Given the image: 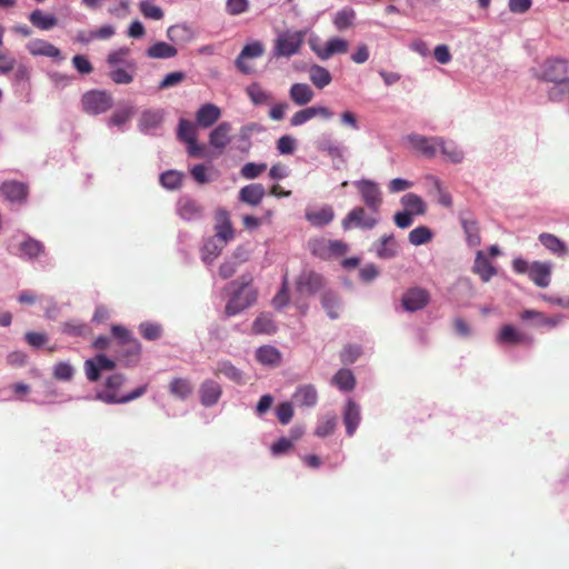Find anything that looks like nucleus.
I'll return each mask as SVG.
<instances>
[{
  "mask_svg": "<svg viewBox=\"0 0 569 569\" xmlns=\"http://www.w3.org/2000/svg\"><path fill=\"white\" fill-rule=\"evenodd\" d=\"M512 268L515 272L523 274L527 273L533 284L540 288H547L551 281V263L533 261L528 262L527 260L518 257L512 261Z\"/></svg>",
  "mask_w": 569,
  "mask_h": 569,
  "instance_id": "1",
  "label": "nucleus"
},
{
  "mask_svg": "<svg viewBox=\"0 0 569 569\" xmlns=\"http://www.w3.org/2000/svg\"><path fill=\"white\" fill-rule=\"evenodd\" d=\"M126 381V377L122 373H114L111 375L107 382H104V386H107V390L100 392L98 395V399L104 403H128L138 397H141L144 395L147 390V386H142L139 388H136L133 391H131L127 396L119 397L116 393V390L120 389Z\"/></svg>",
  "mask_w": 569,
  "mask_h": 569,
  "instance_id": "2",
  "label": "nucleus"
},
{
  "mask_svg": "<svg viewBox=\"0 0 569 569\" xmlns=\"http://www.w3.org/2000/svg\"><path fill=\"white\" fill-rule=\"evenodd\" d=\"M250 282L251 278L240 284H238L237 281L230 282L229 288L233 289V296L228 300L226 315L234 316L252 306L256 301L257 293L250 286Z\"/></svg>",
  "mask_w": 569,
  "mask_h": 569,
  "instance_id": "3",
  "label": "nucleus"
},
{
  "mask_svg": "<svg viewBox=\"0 0 569 569\" xmlns=\"http://www.w3.org/2000/svg\"><path fill=\"white\" fill-rule=\"evenodd\" d=\"M309 249L313 257L329 260L331 258L343 257L347 253L348 246L343 240L313 238L309 240Z\"/></svg>",
  "mask_w": 569,
  "mask_h": 569,
  "instance_id": "4",
  "label": "nucleus"
},
{
  "mask_svg": "<svg viewBox=\"0 0 569 569\" xmlns=\"http://www.w3.org/2000/svg\"><path fill=\"white\" fill-rule=\"evenodd\" d=\"M82 110L90 116H99L112 107V96L106 90L92 89L82 94Z\"/></svg>",
  "mask_w": 569,
  "mask_h": 569,
  "instance_id": "5",
  "label": "nucleus"
},
{
  "mask_svg": "<svg viewBox=\"0 0 569 569\" xmlns=\"http://www.w3.org/2000/svg\"><path fill=\"white\" fill-rule=\"evenodd\" d=\"M305 32H286L279 36L273 43V57L276 58H290L295 56L303 44Z\"/></svg>",
  "mask_w": 569,
  "mask_h": 569,
  "instance_id": "6",
  "label": "nucleus"
},
{
  "mask_svg": "<svg viewBox=\"0 0 569 569\" xmlns=\"http://www.w3.org/2000/svg\"><path fill=\"white\" fill-rule=\"evenodd\" d=\"M429 303L430 292L419 286L408 288L403 292L402 299H400V306H402L407 312L411 313L425 309Z\"/></svg>",
  "mask_w": 569,
  "mask_h": 569,
  "instance_id": "7",
  "label": "nucleus"
},
{
  "mask_svg": "<svg viewBox=\"0 0 569 569\" xmlns=\"http://www.w3.org/2000/svg\"><path fill=\"white\" fill-rule=\"evenodd\" d=\"M325 286V279L312 269H305L296 278V290L301 296H313Z\"/></svg>",
  "mask_w": 569,
  "mask_h": 569,
  "instance_id": "8",
  "label": "nucleus"
},
{
  "mask_svg": "<svg viewBox=\"0 0 569 569\" xmlns=\"http://www.w3.org/2000/svg\"><path fill=\"white\" fill-rule=\"evenodd\" d=\"M263 52L264 48L261 42L254 41L252 43H247L236 58V67L239 72L244 74L253 73L254 68L253 64L250 63V60L261 58Z\"/></svg>",
  "mask_w": 569,
  "mask_h": 569,
  "instance_id": "9",
  "label": "nucleus"
},
{
  "mask_svg": "<svg viewBox=\"0 0 569 569\" xmlns=\"http://www.w3.org/2000/svg\"><path fill=\"white\" fill-rule=\"evenodd\" d=\"M568 61L562 58H549L541 64L539 79L549 82H559L567 80Z\"/></svg>",
  "mask_w": 569,
  "mask_h": 569,
  "instance_id": "10",
  "label": "nucleus"
},
{
  "mask_svg": "<svg viewBox=\"0 0 569 569\" xmlns=\"http://www.w3.org/2000/svg\"><path fill=\"white\" fill-rule=\"evenodd\" d=\"M355 186L360 192L365 206L373 212H379L382 198L378 184L370 180H361L355 182Z\"/></svg>",
  "mask_w": 569,
  "mask_h": 569,
  "instance_id": "11",
  "label": "nucleus"
},
{
  "mask_svg": "<svg viewBox=\"0 0 569 569\" xmlns=\"http://www.w3.org/2000/svg\"><path fill=\"white\" fill-rule=\"evenodd\" d=\"M378 224V218H373L366 214V211L362 207L358 206L352 209V211L348 212L346 218L342 220V228L345 230L351 228H361V229H373L375 226Z\"/></svg>",
  "mask_w": 569,
  "mask_h": 569,
  "instance_id": "12",
  "label": "nucleus"
},
{
  "mask_svg": "<svg viewBox=\"0 0 569 569\" xmlns=\"http://www.w3.org/2000/svg\"><path fill=\"white\" fill-rule=\"evenodd\" d=\"M497 342L500 345H527L533 343V338L518 330L511 325H505L500 328L497 336Z\"/></svg>",
  "mask_w": 569,
  "mask_h": 569,
  "instance_id": "13",
  "label": "nucleus"
},
{
  "mask_svg": "<svg viewBox=\"0 0 569 569\" xmlns=\"http://www.w3.org/2000/svg\"><path fill=\"white\" fill-rule=\"evenodd\" d=\"M310 44L316 56L321 60H327L335 54H343L348 50V42L339 37L330 38L322 47L312 42Z\"/></svg>",
  "mask_w": 569,
  "mask_h": 569,
  "instance_id": "14",
  "label": "nucleus"
},
{
  "mask_svg": "<svg viewBox=\"0 0 569 569\" xmlns=\"http://www.w3.org/2000/svg\"><path fill=\"white\" fill-rule=\"evenodd\" d=\"M202 206L198 201L189 196L180 197L177 202V213L179 218L187 221L201 219Z\"/></svg>",
  "mask_w": 569,
  "mask_h": 569,
  "instance_id": "15",
  "label": "nucleus"
},
{
  "mask_svg": "<svg viewBox=\"0 0 569 569\" xmlns=\"http://www.w3.org/2000/svg\"><path fill=\"white\" fill-rule=\"evenodd\" d=\"M0 191L10 202L24 203L28 197V186L16 180L1 183Z\"/></svg>",
  "mask_w": 569,
  "mask_h": 569,
  "instance_id": "16",
  "label": "nucleus"
},
{
  "mask_svg": "<svg viewBox=\"0 0 569 569\" xmlns=\"http://www.w3.org/2000/svg\"><path fill=\"white\" fill-rule=\"evenodd\" d=\"M28 52L33 57H48L51 59H61V52L58 47L49 41L36 39L26 46Z\"/></svg>",
  "mask_w": 569,
  "mask_h": 569,
  "instance_id": "17",
  "label": "nucleus"
},
{
  "mask_svg": "<svg viewBox=\"0 0 569 569\" xmlns=\"http://www.w3.org/2000/svg\"><path fill=\"white\" fill-rule=\"evenodd\" d=\"M438 140H440L439 137L427 138L419 134L408 137L409 143L428 158H433L438 153Z\"/></svg>",
  "mask_w": 569,
  "mask_h": 569,
  "instance_id": "18",
  "label": "nucleus"
},
{
  "mask_svg": "<svg viewBox=\"0 0 569 569\" xmlns=\"http://www.w3.org/2000/svg\"><path fill=\"white\" fill-rule=\"evenodd\" d=\"M313 117H323L325 119H329L332 117V112L329 108L325 107H310L306 109L298 110L292 118H290V124L293 127L301 126Z\"/></svg>",
  "mask_w": 569,
  "mask_h": 569,
  "instance_id": "19",
  "label": "nucleus"
},
{
  "mask_svg": "<svg viewBox=\"0 0 569 569\" xmlns=\"http://www.w3.org/2000/svg\"><path fill=\"white\" fill-rule=\"evenodd\" d=\"M221 116V111L218 106L208 102L201 106L196 112V122L203 129L210 128L217 123Z\"/></svg>",
  "mask_w": 569,
  "mask_h": 569,
  "instance_id": "20",
  "label": "nucleus"
},
{
  "mask_svg": "<svg viewBox=\"0 0 569 569\" xmlns=\"http://www.w3.org/2000/svg\"><path fill=\"white\" fill-rule=\"evenodd\" d=\"M539 241L542 247L553 256L559 258H566L569 256V248L567 247L566 242L555 233H541L539 234Z\"/></svg>",
  "mask_w": 569,
  "mask_h": 569,
  "instance_id": "21",
  "label": "nucleus"
},
{
  "mask_svg": "<svg viewBox=\"0 0 569 569\" xmlns=\"http://www.w3.org/2000/svg\"><path fill=\"white\" fill-rule=\"evenodd\" d=\"M216 219L217 237L220 241H222V243L229 242L234 238V229L231 227L228 211L224 209H219L216 213Z\"/></svg>",
  "mask_w": 569,
  "mask_h": 569,
  "instance_id": "22",
  "label": "nucleus"
},
{
  "mask_svg": "<svg viewBox=\"0 0 569 569\" xmlns=\"http://www.w3.org/2000/svg\"><path fill=\"white\" fill-rule=\"evenodd\" d=\"M264 197V188L261 183H251L239 190L238 199L249 206H258Z\"/></svg>",
  "mask_w": 569,
  "mask_h": 569,
  "instance_id": "23",
  "label": "nucleus"
},
{
  "mask_svg": "<svg viewBox=\"0 0 569 569\" xmlns=\"http://www.w3.org/2000/svg\"><path fill=\"white\" fill-rule=\"evenodd\" d=\"M231 124L230 122H221L210 132L209 142L212 148L222 150L231 140L230 137Z\"/></svg>",
  "mask_w": 569,
  "mask_h": 569,
  "instance_id": "24",
  "label": "nucleus"
},
{
  "mask_svg": "<svg viewBox=\"0 0 569 569\" xmlns=\"http://www.w3.org/2000/svg\"><path fill=\"white\" fill-rule=\"evenodd\" d=\"M461 224L466 234V241L470 247H478L481 243L479 223L471 217V214H462Z\"/></svg>",
  "mask_w": 569,
  "mask_h": 569,
  "instance_id": "25",
  "label": "nucleus"
},
{
  "mask_svg": "<svg viewBox=\"0 0 569 569\" xmlns=\"http://www.w3.org/2000/svg\"><path fill=\"white\" fill-rule=\"evenodd\" d=\"M221 396V387L217 381L204 380L200 387V400L204 407L218 403Z\"/></svg>",
  "mask_w": 569,
  "mask_h": 569,
  "instance_id": "26",
  "label": "nucleus"
},
{
  "mask_svg": "<svg viewBox=\"0 0 569 569\" xmlns=\"http://www.w3.org/2000/svg\"><path fill=\"white\" fill-rule=\"evenodd\" d=\"M335 217L336 213L329 204L323 206L318 210L306 211L307 221L315 228H322L328 226Z\"/></svg>",
  "mask_w": 569,
  "mask_h": 569,
  "instance_id": "27",
  "label": "nucleus"
},
{
  "mask_svg": "<svg viewBox=\"0 0 569 569\" xmlns=\"http://www.w3.org/2000/svg\"><path fill=\"white\" fill-rule=\"evenodd\" d=\"M120 347H122V350L119 351L118 360L123 366H134L141 355V343L138 340H129Z\"/></svg>",
  "mask_w": 569,
  "mask_h": 569,
  "instance_id": "28",
  "label": "nucleus"
},
{
  "mask_svg": "<svg viewBox=\"0 0 569 569\" xmlns=\"http://www.w3.org/2000/svg\"><path fill=\"white\" fill-rule=\"evenodd\" d=\"M472 270L483 282H488L497 273V269L493 268L481 250L476 252Z\"/></svg>",
  "mask_w": 569,
  "mask_h": 569,
  "instance_id": "29",
  "label": "nucleus"
},
{
  "mask_svg": "<svg viewBox=\"0 0 569 569\" xmlns=\"http://www.w3.org/2000/svg\"><path fill=\"white\" fill-rule=\"evenodd\" d=\"M343 421L347 435L352 437L359 422L361 421V412L359 411V407L352 400H348L346 405Z\"/></svg>",
  "mask_w": 569,
  "mask_h": 569,
  "instance_id": "30",
  "label": "nucleus"
},
{
  "mask_svg": "<svg viewBox=\"0 0 569 569\" xmlns=\"http://www.w3.org/2000/svg\"><path fill=\"white\" fill-rule=\"evenodd\" d=\"M293 401L300 407H313L317 403V390L312 385H302L297 387Z\"/></svg>",
  "mask_w": 569,
  "mask_h": 569,
  "instance_id": "31",
  "label": "nucleus"
},
{
  "mask_svg": "<svg viewBox=\"0 0 569 569\" xmlns=\"http://www.w3.org/2000/svg\"><path fill=\"white\" fill-rule=\"evenodd\" d=\"M256 360L262 366L277 367L280 365L281 353L277 348L264 345L256 351Z\"/></svg>",
  "mask_w": 569,
  "mask_h": 569,
  "instance_id": "32",
  "label": "nucleus"
},
{
  "mask_svg": "<svg viewBox=\"0 0 569 569\" xmlns=\"http://www.w3.org/2000/svg\"><path fill=\"white\" fill-rule=\"evenodd\" d=\"M289 98L297 106H306L313 99V91L306 83H295L289 89Z\"/></svg>",
  "mask_w": 569,
  "mask_h": 569,
  "instance_id": "33",
  "label": "nucleus"
},
{
  "mask_svg": "<svg viewBox=\"0 0 569 569\" xmlns=\"http://www.w3.org/2000/svg\"><path fill=\"white\" fill-rule=\"evenodd\" d=\"M438 151L446 156L448 161L453 163H461L465 159V153L459 149L458 144L452 141H447L442 138L438 140Z\"/></svg>",
  "mask_w": 569,
  "mask_h": 569,
  "instance_id": "34",
  "label": "nucleus"
},
{
  "mask_svg": "<svg viewBox=\"0 0 569 569\" xmlns=\"http://www.w3.org/2000/svg\"><path fill=\"white\" fill-rule=\"evenodd\" d=\"M178 50L168 42H154L146 50V54L150 59H171L174 58Z\"/></svg>",
  "mask_w": 569,
  "mask_h": 569,
  "instance_id": "35",
  "label": "nucleus"
},
{
  "mask_svg": "<svg viewBox=\"0 0 569 569\" xmlns=\"http://www.w3.org/2000/svg\"><path fill=\"white\" fill-rule=\"evenodd\" d=\"M136 63H126V67L111 68L109 78L116 84H129L133 81Z\"/></svg>",
  "mask_w": 569,
  "mask_h": 569,
  "instance_id": "36",
  "label": "nucleus"
},
{
  "mask_svg": "<svg viewBox=\"0 0 569 569\" xmlns=\"http://www.w3.org/2000/svg\"><path fill=\"white\" fill-rule=\"evenodd\" d=\"M400 203L405 207V212H411L416 216H422L426 212V203L421 197L415 193H407L402 196Z\"/></svg>",
  "mask_w": 569,
  "mask_h": 569,
  "instance_id": "37",
  "label": "nucleus"
},
{
  "mask_svg": "<svg viewBox=\"0 0 569 569\" xmlns=\"http://www.w3.org/2000/svg\"><path fill=\"white\" fill-rule=\"evenodd\" d=\"M246 94L249 96L254 106L267 104L272 100L271 93L263 90V88L257 82H253L246 88Z\"/></svg>",
  "mask_w": 569,
  "mask_h": 569,
  "instance_id": "38",
  "label": "nucleus"
},
{
  "mask_svg": "<svg viewBox=\"0 0 569 569\" xmlns=\"http://www.w3.org/2000/svg\"><path fill=\"white\" fill-rule=\"evenodd\" d=\"M30 21L32 24L40 28L41 30H49L56 28L58 24V19L56 16L51 13H44L40 9L34 10L30 14Z\"/></svg>",
  "mask_w": 569,
  "mask_h": 569,
  "instance_id": "39",
  "label": "nucleus"
},
{
  "mask_svg": "<svg viewBox=\"0 0 569 569\" xmlns=\"http://www.w3.org/2000/svg\"><path fill=\"white\" fill-rule=\"evenodd\" d=\"M321 305L330 319L335 320L339 317L340 301L332 291H325L321 296Z\"/></svg>",
  "mask_w": 569,
  "mask_h": 569,
  "instance_id": "40",
  "label": "nucleus"
},
{
  "mask_svg": "<svg viewBox=\"0 0 569 569\" xmlns=\"http://www.w3.org/2000/svg\"><path fill=\"white\" fill-rule=\"evenodd\" d=\"M377 254L381 259H390L397 254V242L395 237L389 234L381 237L377 246Z\"/></svg>",
  "mask_w": 569,
  "mask_h": 569,
  "instance_id": "41",
  "label": "nucleus"
},
{
  "mask_svg": "<svg viewBox=\"0 0 569 569\" xmlns=\"http://www.w3.org/2000/svg\"><path fill=\"white\" fill-rule=\"evenodd\" d=\"M310 80L313 86L322 89L330 84L331 74L327 68H323L320 64H312L310 68Z\"/></svg>",
  "mask_w": 569,
  "mask_h": 569,
  "instance_id": "42",
  "label": "nucleus"
},
{
  "mask_svg": "<svg viewBox=\"0 0 569 569\" xmlns=\"http://www.w3.org/2000/svg\"><path fill=\"white\" fill-rule=\"evenodd\" d=\"M332 385L343 391H350L355 388L356 379L351 371L340 369L331 380Z\"/></svg>",
  "mask_w": 569,
  "mask_h": 569,
  "instance_id": "43",
  "label": "nucleus"
},
{
  "mask_svg": "<svg viewBox=\"0 0 569 569\" xmlns=\"http://www.w3.org/2000/svg\"><path fill=\"white\" fill-rule=\"evenodd\" d=\"M356 20V12L351 8H346L343 10H340L336 13L335 20H332V23H335V27L338 31H345L346 29L352 28Z\"/></svg>",
  "mask_w": 569,
  "mask_h": 569,
  "instance_id": "44",
  "label": "nucleus"
},
{
  "mask_svg": "<svg viewBox=\"0 0 569 569\" xmlns=\"http://www.w3.org/2000/svg\"><path fill=\"white\" fill-rule=\"evenodd\" d=\"M213 373L216 375H223L231 381H234L236 383H243V373H241L234 365H232L229 361H220L217 365L216 370H213Z\"/></svg>",
  "mask_w": 569,
  "mask_h": 569,
  "instance_id": "45",
  "label": "nucleus"
},
{
  "mask_svg": "<svg viewBox=\"0 0 569 569\" xmlns=\"http://www.w3.org/2000/svg\"><path fill=\"white\" fill-rule=\"evenodd\" d=\"M433 233L430 228L428 227H416L413 230H411L408 233V241L411 242V244L419 247L425 243H428L432 240Z\"/></svg>",
  "mask_w": 569,
  "mask_h": 569,
  "instance_id": "46",
  "label": "nucleus"
},
{
  "mask_svg": "<svg viewBox=\"0 0 569 569\" xmlns=\"http://www.w3.org/2000/svg\"><path fill=\"white\" fill-rule=\"evenodd\" d=\"M252 330L256 335H271L277 330L270 316L261 313L252 323Z\"/></svg>",
  "mask_w": 569,
  "mask_h": 569,
  "instance_id": "47",
  "label": "nucleus"
},
{
  "mask_svg": "<svg viewBox=\"0 0 569 569\" xmlns=\"http://www.w3.org/2000/svg\"><path fill=\"white\" fill-rule=\"evenodd\" d=\"M19 249L24 257L36 258L43 253L44 247L40 240L28 238L20 243Z\"/></svg>",
  "mask_w": 569,
  "mask_h": 569,
  "instance_id": "48",
  "label": "nucleus"
},
{
  "mask_svg": "<svg viewBox=\"0 0 569 569\" xmlns=\"http://www.w3.org/2000/svg\"><path fill=\"white\" fill-rule=\"evenodd\" d=\"M129 49L120 48L109 52L107 63L110 68L126 67V63H134L128 60Z\"/></svg>",
  "mask_w": 569,
  "mask_h": 569,
  "instance_id": "49",
  "label": "nucleus"
},
{
  "mask_svg": "<svg viewBox=\"0 0 569 569\" xmlns=\"http://www.w3.org/2000/svg\"><path fill=\"white\" fill-rule=\"evenodd\" d=\"M138 7L146 19L159 21L163 18L162 9L154 4L153 0H141Z\"/></svg>",
  "mask_w": 569,
  "mask_h": 569,
  "instance_id": "50",
  "label": "nucleus"
},
{
  "mask_svg": "<svg viewBox=\"0 0 569 569\" xmlns=\"http://www.w3.org/2000/svg\"><path fill=\"white\" fill-rule=\"evenodd\" d=\"M566 96H569V79L555 82V87L548 91V99L550 102H560Z\"/></svg>",
  "mask_w": 569,
  "mask_h": 569,
  "instance_id": "51",
  "label": "nucleus"
},
{
  "mask_svg": "<svg viewBox=\"0 0 569 569\" xmlns=\"http://www.w3.org/2000/svg\"><path fill=\"white\" fill-rule=\"evenodd\" d=\"M169 390L170 393L183 399L192 392V386L187 379L176 378L170 381Z\"/></svg>",
  "mask_w": 569,
  "mask_h": 569,
  "instance_id": "52",
  "label": "nucleus"
},
{
  "mask_svg": "<svg viewBox=\"0 0 569 569\" xmlns=\"http://www.w3.org/2000/svg\"><path fill=\"white\" fill-rule=\"evenodd\" d=\"M178 138L184 142H192L196 139L194 123L180 119L178 123Z\"/></svg>",
  "mask_w": 569,
  "mask_h": 569,
  "instance_id": "53",
  "label": "nucleus"
},
{
  "mask_svg": "<svg viewBox=\"0 0 569 569\" xmlns=\"http://www.w3.org/2000/svg\"><path fill=\"white\" fill-rule=\"evenodd\" d=\"M161 121L162 116L160 111L146 110L141 116L140 126L143 130L152 129L159 126Z\"/></svg>",
  "mask_w": 569,
  "mask_h": 569,
  "instance_id": "54",
  "label": "nucleus"
},
{
  "mask_svg": "<svg viewBox=\"0 0 569 569\" xmlns=\"http://www.w3.org/2000/svg\"><path fill=\"white\" fill-rule=\"evenodd\" d=\"M320 150L322 152L328 153V156L331 158L332 161H340L342 163L346 162L345 148L339 144L331 143V142H325L320 146Z\"/></svg>",
  "mask_w": 569,
  "mask_h": 569,
  "instance_id": "55",
  "label": "nucleus"
},
{
  "mask_svg": "<svg viewBox=\"0 0 569 569\" xmlns=\"http://www.w3.org/2000/svg\"><path fill=\"white\" fill-rule=\"evenodd\" d=\"M73 367L64 361H61L53 367V378L59 381H70L73 378Z\"/></svg>",
  "mask_w": 569,
  "mask_h": 569,
  "instance_id": "56",
  "label": "nucleus"
},
{
  "mask_svg": "<svg viewBox=\"0 0 569 569\" xmlns=\"http://www.w3.org/2000/svg\"><path fill=\"white\" fill-rule=\"evenodd\" d=\"M160 183L168 190H176L180 187L181 177L177 171L169 170L160 174Z\"/></svg>",
  "mask_w": 569,
  "mask_h": 569,
  "instance_id": "57",
  "label": "nucleus"
},
{
  "mask_svg": "<svg viewBox=\"0 0 569 569\" xmlns=\"http://www.w3.org/2000/svg\"><path fill=\"white\" fill-rule=\"evenodd\" d=\"M161 326L152 322H142L140 325V333L146 340H157L161 337Z\"/></svg>",
  "mask_w": 569,
  "mask_h": 569,
  "instance_id": "58",
  "label": "nucleus"
},
{
  "mask_svg": "<svg viewBox=\"0 0 569 569\" xmlns=\"http://www.w3.org/2000/svg\"><path fill=\"white\" fill-rule=\"evenodd\" d=\"M266 170V163H254L247 162L242 169H240V174H242L246 179H254L261 176V173Z\"/></svg>",
  "mask_w": 569,
  "mask_h": 569,
  "instance_id": "59",
  "label": "nucleus"
},
{
  "mask_svg": "<svg viewBox=\"0 0 569 569\" xmlns=\"http://www.w3.org/2000/svg\"><path fill=\"white\" fill-rule=\"evenodd\" d=\"M222 247L214 243L213 240L207 241L202 248V261L210 263L220 256Z\"/></svg>",
  "mask_w": 569,
  "mask_h": 569,
  "instance_id": "60",
  "label": "nucleus"
},
{
  "mask_svg": "<svg viewBox=\"0 0 569 569\" xmlns=\"http://www.w3.org/2000/svg\"><path fill=\"white\" fill-rule=\"evenodd\" d=\"M288 302H289L288 277L286 274L284 278H282V283H281L280 290L278 291L276 297H273V299H272V305H273V308L279 309V308L287 306Z\"/></svg>",
  "mask_w": 569,
  "mask_h": 569,
  "instance_id": "61",
  "label": "nucleus"
},
{
  "mask_svg": "<svg viewBox=\"0 0 569 569\" xmlns=\"http://www.w3.org/2000/svg\"><path fill=\"white\" fill-rule=\"evenodd\" d=\"M361 355V349L355 345H347L342 351H340V361L345 365L353 363Z\"/></svg>",
  "mask_w": 569,
  "mask_h": 569,
  "instance_id": "62",
  "label": "nucleus"
},
{
  "mask_svg": "<svg viewBox=\"0 0 569 569\" xmlns=\"http://www.w3.org/2000/svg\"><path fill=\"white\" fill-rule=\"evenodd\" d=\"M111 335L117 339L119 346L128 343L129 340H137L127 328L120 325L111 326Z\"/></svg>",
  "mask_w": 569,
  "mask_h": 569,
  "instance_id": "63",
  "label": "nucleus"
},
{
  "mask_svg": "<svg viewBox=\"0 0 569 569\" xmlns=\"http://www.w3.org/2000/svg\"><path fill=\"white\" fill-rule=\"evenodd\" d=\"M72 63H73L77 72H79L81 74H89L93 71V67H92L90 60L84 56H81V54L74 56V58L72 59Z\"/></svg>",
  "mask_w": 569,
  "mask_h": 569,
  "instance_id": "64",
  "label": "nucleus"
}]
</instances>
